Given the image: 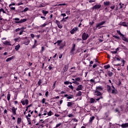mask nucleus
Instances as JSON below:
<instances>
[{"label":"nucleus","mask_w":128,"mask_h":128,"mask_svg":"<svg viewBox=\"0 0 128 128\" xmlns=\"http://www.w3.org/2000/svg\"><path fill=\"white\" fill-rule=\"evenodd\" d=\"M94 96L95 98H98V96H100L98 98L96 99V100H97V102H98L100 100H102L103 98L102 96V93L100 91H98V90H94Z\"/></svg>","instance_id":"1"},{"label":"nucleus","mask_w":128,"mask_h":128,"mask_svg":"<svg viewBox=\"0 0 128 128\" xmlns=\"http://www.w3.org/2000/svg\"><path fill=\"white\" fill-rule=\"evenodd\" d=\"M72 84H76L77 86H78L80 84V78H72Z\"/></svg>","instance_id":"2"},{"label":"nucleus","mask_w":128,"mask_h":128,"mask_svg":"<svg viewBox=\"0 0 128 128\" xmlns=\"http://www.w3.org/2000/svg\"><path fill=\"white\" fill-rule=\"evenodd\" d=\"M88 34L86 33V32H84L82 34V40H88Z\"/></svg>","instance_id":"3"},{"label":"nucleus","mask_w":128,"mask_h":128,"mask_svg":"<svg viewBox=\"0 0 128 128\" xmlns=\"http://www.w3.org/2000/svg\"><path fill=\"white\" fill-rule=\"evenodd\" d=\"M104 24H106V22L104 21H102L100 23H98L96 25V28H103L104 26H102Z\"/></svg>","instance_id":"4"},{"label":"nucleus","mask_w":128,"mask_h":128,"mask_svg":"<svg viewBox=\"0 0 128 128\" xmlns=\"http://www.w3.org/2000/svg\"><path fill=\"white\" fill-rule=\"evenodd\" d=\"M75 50H76V44H72V48L71 50L70 51V54H74Z\"/></svg>","instance_id":"5"},{"label":"nucleus","mask_w":128,"mask_h":128,"mask_svg":"<svg viewBox=\"0 0 128 128\" xmlns=\"http://www.w3.org/2000/svg\"><path fill=\"white\" fill-rule=\"evenodd\" d=\"M102 8V5L100 4H96L92 8V10H98Z\"/></svg>","instance_id":"6"},{"label":"nucleus","mask_w":128,"mask_h":128,"mask_svg":"<svg viewBox=\"0 0 128 128\" xmlns=\"http://www.w3.org/2000/svg\"><path fill=\"white\" fill-rule=\"evenodd\" d=\"M27 20L26 18L24 19H21L20 21H15V24H22V22H26Z\"/></svg>","instance_id":"7"},{"label":"nucleus","mask_w":128,"mask_h":128,"mask_svg":"<svg viewBox=\"0 0 128 128\" xmlns=\"http://www.w3.org/2000/svg\"><path fill=\"white\" fill-rule=\"evenodd\" d=\"M56 24H57V26L59 28H62V24H60V22L56 20Z\"/></svg>","instance_id":"8"},{"label":"nucleus","mask_w":128,"mask_h":128,"mask_svg":"<svg viewBox=\"0 0 128 128\" xmlns=\"http://www.w3.org/2000/svg\"><path fill=\"white\" fill-rule=\"evenodd\" d=\"M18 110V108H16L14 107H12V112L14 114V116H16V110Z\"/></svg>","instance_id":"9"},{"label":"nucleus","mask_w":128,"mask_h":128,"mask_svg":"<svg viewBox=\"0 0 128 128\" xmlns=\"http://www.w3.org/2000/svg\"><path fill=\"white\" fill-rule=\"evenodd\" d=\"M64 98H66L68 100H70L74 98V96L72 95H68V94L64 95Z\"/></svg>","instance_id":"10"},{"label":"nucleus","mask_w":128,"mask_h":128,"mask_svg":"<svg viewBox=\"0 0 128 128\" xmlns=\"http://www.w3.org/2000/svg\"><path fill=\"white\" fill-rule=\"evenodd\" d=\"M84 88V86L82 85H79L78 86L77 88H76V90H82Z\"/></svg>","instance_id":"11"},{"label":"nucleus","mask_w":128,"mask_h":128,"mask_svg":"<svg viewBox=\"0 0 128 128\" xmlns=\"http://www.w3.org/2000/svg\"><path fill=\"white\" fill-rule=\"evenodd\" d=\"M76 30H78V28H74L73 29H72L70 31V32L71 34H74V32H76Z\"/></svg>","instance_id":"12"},{"label":"nucleus","mask_w":128,"mask_h":128,"mask_svg":"<svg viewBox=\"0 0 128 128\" xmlns=\"http://www.w3.org/2000/svg\"><path fill=\"white\" fill-rule=\"evenodd\" d=\"M68 64L64 66V68H63V70L64 72H68Z\"/></svg>","instance_id":"13"},{"label":"nucleus","mask_w":128,"mask_h":128,"mask_svg":"<svg viewBox=\"0 0 128 128\" xmlns=\"http://www.w3.org/2000/svg\"><path fill=\"white\" fill-rule=\"evenodd\" d=\"M121 36L122 40H124V42H128V39L124 36V35L123 34V36Z\"/></svg>","instance_id":"14"},{"label":"nucleus","mask_w":128,"mask_h":128,"mask_svg":"<svg viewBox=\"0 0 128 128\" xmlns=\"http://www.w3.org/2000/svg\"><path fill=\"white\" fill-rule=\"evenodd\" d=\"M3 44L5 46H12V44H10V43L8 41H5L3 42Z\"/></svg>","instance_id":"15"},{"label":"nucleus","mask_w":128,"mask_h":128,"mask_svg":"<svg viewBox=\"0 0 128 128\" xmlns=\"http://www.w3.org/2000/svg\"><path fill=\"white\" fill-rule=\"evenodd\" d=\"M120 26H125L126 28H127V26H128V24H126V22H120Z\"/></svg>","instance_id":"16"},{"label":"nucleus","mask_w":128,"mask_h":128,"mask_svg":"<svg viewBox=\"0 0 128 128\" xmlns=\"http://www.w3.org/2000/svg\"><path fill=\"white\" fill-rule=\"evenodd\" d=\"M26 118L28 120V124H32V122H30V118H28V116H26Z\"/></svg>","instance_id":"17"},{"label":"nucleus","mask_w":128,"mask_h":128,"mask_svg":"<svg viewBox=\"0 0 128 128\" xmlns=\"http://www.w3.org/2000/svg\"><path fill=\"white\" fill-rule=\"evenodd\" d=\"M74 102H68V104H67V106L70 108V106H72L73 104H74Z\"/></svg>","instance_id":"18"},{"label":"nucleus","mask_w":128,"mask_h":128,"mask_svg":"<svg viewBox=\"0 0 128 128\" xmlns=\"http://www.w3.org/2000/svg\"><path fill=\"white\" fill-rule=\"evenodd\" d=\"M96 90H98H98H102V87L100 86H98V87L96 88Z\"/></svg>","instance_id":"19"},{"label":"nucleus","mask_w":128,"mask_h":128,"mask_svg":"<svg viewBox=\"0 0 128 128\" xmlns=\"http://www.w3.org/2000/svg\"><path fill=\"white\" fill-rule=\"evenodd\" d=\"M21 122H22V118H18V120H17L18 124H20Z\"/></svg>","instance_id":"20"},{"label":"nucleus","mask_w":128,"mask_h":128,"mask_svg":"<svg viewBox=\"0 0 128 128\" xmlns=\"http://www.w3.org/2000/svg\"><path fill=\"white\" fill-rule=\"evenodd\" d=\"M42 12L43 14H44V16H46V14H48V11H46L44 10H42Z\"/></svg>","instance_id":"21"},{"label":"nucleus","mask_w":128,"mask_h":128,"mask_svg":"<svg viewBox=\"0 0 128 128\" xmlns=\"http://www.w3.org/2000/svg\"><path fill=\"white\" fill-rule=\"evenodd\" d=\"M59 46H60L59 48H60V50H62V48H64V46H65V44H64V43H62V44H60Z\"/></svg>","instance_id":"22"},{"label":"nucleus","mask_w":128,"mask_h":128,"mask_svg":"<svg viewBox=\"0 0 128 128\" xmlns=\"http://www.w3.org/2000/svg\"><path fill=\"white\" fill-rule=\"evenodd\" d=\"M12 60H14V56H11L6 60V62H10Z\"/></svg>","instance_id":"23"},{"label":"nucleus","mask_w":128,"mask_h":128,"mask_svg":"<svg viewBox=\"0 0 128 128\" xmlns=\"http://www.w3.org/2000/svg\"><path fill=\"white\" fill-rule=\"evenodd\" d=\"M60 126H62V122H60L58 124H56V126L55 127H54V128H60Z\"/></svg>","instance_id":"24"},{"label":"nucleus","mask_w":128,"mask_h":128,"mask_svg":"<svg viewBox=\"0 0 128 128\" xmlns=\"http://www.w3.org/2000/svg\"><path fill=\"white\" fill-rule=\"evenodd\" d=\"M47 114L48 116H50L54 114V112H52V111H50L48 112H47Z\"/></svg>","instance_id":"25"},{"label":"nucleus","mask_w":128,"mask_h":128,"mask_svg":"<svg viewBox=\"0 0 128 128\" xmlns=\"http://www.w3.org/2000/svg\"><path fill=\"white\" fill-rule=\"evenodd\" d=\"M18 73H14V78H16V80H18Z\"/></svg>","instance_id":"26"},{"label":"nucleus","mask_w":128,"mask_h":128,"mask_svg":"<svg viewBox=\"0 0 128 128\" xmlns=\"http://www.w3.org/2000/svg\"><path fill=\"white\" fill-rule=\"evenodd\" d=\"M20 44H18L15 46L16 50H20Z\"/></svg>","instance_id":"27"},{"label":"nucleus","mask_w":128,"mask_h":128,"mask_svg":"<svg viewBox=\"0 0 128 128\" xmlns=\"http://www.w3.org/2000/svg\"><path fill=\"white\" fill-rule=\"evenodd\" d=\"M107 90L108 92H112V87H110V86H108V87L107 88Z\"/></svg>","instance_id":"28"},{"label":"nucleus","mask_w":128,"mask_h":128,"mask_svg":"<svg viewBox=\"0 0 128 128\" xmlns=\"http://www.w3.org/2000/svg\"><path fill=\"white\" fill-rule=\"evenodd\" d=\"M116 92H117L116 89H112V94H116L117 93Z\"/></svg>","instance_id":"29"},{"label":"nucleus","mask_w":128,"mask_h":128,"mask_svg":"<svg viewBox=\"0 0 128 128\" xmlns=\"http://www.w3.org/2000/svg\"><path fill=\"white\" fill-rule=\"evenodd\" d=\"M110 2H104V6H110Z\"/></svg>","instance_id":"30"},{"label":"nucleus","mask_w":128,"mask_h":128,"mask_svg":"<svg viewBox=\"0 0 128 128\" xmlns=\"http://www.w3.org/2000/svg\"><path fill=\"white\" fill-rule=\"evenodd\" d=\"M23 44L26 46H28V44H30V40H28L27 42H24Z\"/></svg>","instance_id":"31"},{"label":"nucleus","mask_w":128,"mask_h":128,"mask_svg":"<svg viewBox=\"0 0 128 128\" xmlns=\"http://www.w3.org/2000/svg\"><path fill=\"white\" fill-rule=\"evenodd\" d=\"M110 68V64H107V65L104 66V68L106 70H108V68Z\"/></svg>","instance_id":"32"},{"label":"nucleus","mask_w":128,"mask_h":128,"mask_svg":"<svg viewBox=\"0 0 128 128\" xmlns=\"http://www.w3.org/2000/svg\"><path fill=\"white\" fill-rule=\"evenodd\" d=\"M94 120V116L90 118V119L89 120L90 122H92V120Z\"/></svg>","instance_id":"33"},{"label":"nucleus","mask_w":128,"mask_h":128,"mask_svg":"<svg viewBox=\"0 0 128 128\" xmlns=\"http://www.w3.org/2000/svg\"><path fill=\"white\" fill-rule=\"evenodd\" d=\"M94 102H96V100H94V98H92L90 100V102L91 104H94Z\"/></svg>","instance_id":"34"},{"label":"nucleus","mask_w":128,"mask_h":128,"mask_svg":"<svg viewBox=\"0 0 128 128\" xmlns=\"http://www.w3.org/2000/svg\"><path fill=\"white\" fill-rule=\"evenodd\" d=\"M7 100H8L10 101V94H8L7 95Z\"/></svg>","instance_id":"35"},{"label":"nucleus","mask_w":128,"mask_h":128,"mask_svg":"<svg viewBox=\"0 0 128 128\" xmlns=\"http://www.w3.org/2000/svg\"><path fill=\"white\" fill-rule=\"evenodd\" d=\"M108 76H112L114 74L112 73V72H108Z\"/></svg>","instance_id":"36"},{"label":"nucleus","mask_w":128,"mask_h":128,"mask_svg":"<svg viewBox=\"0 0 128 128\" xmlns=\"http://www.w3.org/2000/svg\"><path fill=\"white\" fill-rule=\"evenodd\" d=\"M116 32L118 34H120V36H122L124 35V34H122V32H120V31L117 30Z\"/></svg>","instance_id":"37"},{"label":"nucleus","mask_w":128,"mask_h":128,"mask_svg":"<svg viewBox=\"0 0 128 128\" xmlns=\"http://www.w3.org/2000/svg\"><path fill=\"white\" fill-rule=\"evenodd\" d=\"M62 40H57L56 42L58 44V46H60V44H62Z\"/></svg>","instance_id":"38"},{"label":"nucleus","mask_w":128,"mask_h":128,"mask_svg":"<svg viewBox=\"0 0 128 128\" xmlns=\"http://www.w3.org/2000/svg\"><path fill=\"white\" fill-rule=\"evenodd\" d=\"M28 8H26L24 10L22 11V12H28Z\"/></svg>","instance_id":"39"},{"label":"nucleus","mask_w":128,"mask_h":128,"mask_svg":"<svg viewBox=\"0 0 128 128\" xmlns=\"http://www.w3.org/2000/svg\"><path fill=\"white\" fill-rule=\"evenodd\" d=\"M82 96V92L79 91L78 93L77 94V96Z\"/></svg>","instance_id":"40"},{"label":"nucleus","mask_w":128,"mask_h":128,"mask_svg":"<svg viewBox=\"0 0 128 128\" xmlns=\"http://www.w3.org/2000/svg\"><path fill=\"white\" fill-rule=\"evenodd\" d=\"M42 104H46V98H44L42 100Z\"/></svg>","instance_id":"41"},{"label":"nucleus","mask_w":128,"mask_h":128,"mask_svg":"<svg viewBox=\"0 0 128 128\" xmlns=\"http://www.w3.org/2000/svg\"><path fill=\"white\" fill-rule=\"evenodd\" d=\"M44 114H42V116H46V114H48V111L46 110H44Z\"/></svg>","instance_id":"42"},{"label":"nucleus","mask_w":128,"mask_h":128,"mask_svg":"<svg viewBox=\"0 0 128 128\" xmlns=\"http://www.w3.org/2000/svg\"><path fill=\"white\" fill-rule=\"evenodd\" d=\"M113 38H116L117 40H120V36L116 35H114Z\"/></svg>","instance_id":"43"},{"label":"nucleus","mask_w":128,"mask_h":128,"mask_svg":"<svg viewBox=\"0 0 128 128\" xmlns=\"http://www.w3.org/2000/svg\"><path fill=\"white\" fill-rule=\"evenodd\" d=\"M10 8L12 10H16V8H14V7H12V6H10Z\"/></svg>","instance_id":"44"},{"label":"nucleus","mask_w":128,"mask_h":128,"mask_svg":"<svg viewBox=\"0 0 128 128\" xmlns=\"http://www.w3.org/2000/svg\"><path fill=\"white\" fill-rule=\"evenodd\" d=\"M42 84V80H40L38 82V86H40V84Z\"/></svg>","instance_id":"45"},{"label":"nucleus","mask_w":128,"mask_h":128,"mask_svg":"<svg viewBox=\"0 0 128 128\" xmlns=\"http://www.w3.org/2000/svg\"><path fill=\"white\" fill-rule=\"evenodd\" d=\"M121 46H122L123 50H127L126 47V46H124V45H121Z\"/></svg>","instance_id":"46"},{"label":"nucleus","mask_w":128,"mask_h":128,"mask_svg":"<svg viewBox=\"0 0 128 128\" xmlns=\"http://www.w3.org/2000/svg\"><path fill=\"white\" fill-rule=\"evenodd\" d=\"M68 88H71V90H74V87L72 86V84L68 86Z\"/></svg>","instance_id":"47"},{"label":"nucleus","mask_w":128,"mask_h":128,"mask_svg":"<svg viewBox=\"0 0 128 128\" xmlns=\"http://www.w3.org/2000/svg\"><path fill=\"white\" fill-rule=\"evenodd\" d=\"M16 6V3H12L11 4H10L8 6L9 8H10V6Z\"/></svg>","instance_id":"48"},{"label":"nucleus","mask_w":128,"mask_h":128,"mask_svg":"<svg viewBox=\"0 0 128 128\" xmlns=\"http://www.w3.org/2000/svg\"><path fill=\"white\" fill-rule=\"evenodd\" d=\"M2 12L3 14H6V11H4V8H1V12Z\"/></svg>","instance_id":"49"},{"label":"nucleus","mask_w":128,"mask_h":128,"mask_svg":"<svg viewBox=\"0 0 128 128\" xmlns=\"http://www.w3.org/2000/svg\"><path fill=\"white\" fill-rule=\"evenodd\" d=\"M44 120H40L39 121V123H40V124H44Z\"/></svg>","instance_id":"50"},{"label":"nucleus","mask_w":128,"mask_h":128,"mask_svg":"<svg viewBox=\"0 0 128 128\" xmlns=\"http://www.w3.org/2000/svg\"><path fill=\"white\" fill-rule=\"evenodd\" d=\"M66 14H68V16L70 15V10H67V11H66Z\"/></svg>","instance_id":"51"},{"label":"nucleus","mask_w":128,"mask_h":128,"mask_svg":"<svg viewBox=\"0 0 128 128\" xmlns=\"http://www.w3.org/2000/svg\"><path fill=\"white\" fill-rule=\"evenodd\" d=\"M25 104H28V100H25Z\"/></svg>","instance_id":"52"},{"label":"nucleus","mask_w":128,"mask_h":128,"mask_svg":"<svg viewBox=\"0 0 128 128\" xmlns=\"http://www.w3.org/2000/svg\"><path fill=\"white\" fill-rule=\"evenodd\" d=\"M96 66H98V64H94L93 65V66H92V68H96Z\"/></svg>","instance_id":"53"},{"label":"nucleus","mask_w":128,"mask_h":128,"mask_svg":"<svg viewBox=\"0 0 128 128\" xmlns=\"http://www.w3.org/2000/svg\"><path fill=\"white\" fill-rule=\"evenodd\" d=\"M45 96H48V91H47V92H46Z\"/></svg>","instance_id":"54"},{"label":"nucleus","mask_w":128,"mask_h":128,"mask_svg":"<svg viewBox=\"0 0 128 128\" xmlns=\"http://www.w3.org/2000/svg\"><path fill=\"white\" fill-rule=\"evenodd\" d=\"M111 54H116V50H115V51H112L111 52Z\"/></svg>","instance_id":"55"},{"label":"nucleus","mask_w":128,"mask_h":128,"mask_svg":"<svg viewBox=\"0 0 128 128\" xmlns=\"http://www.w3.org/2000/svg\"><path fill=\"white\" fill-rule=\"evenodd\" d=\"M64 84H70V82L66 81L64 82Z\"/></svg>","instance_id":"56"},{"label":"nucleus","mask_w":128,"mask_h":128,"mask_svg":"<svg viewBox=\"0 0 128 128\" xmlns=\"http://www.w3.org/2000/svg\"><path fill=\"white\" fill-rule=\"evenodd\" d=\"M68 118H72L74 116V115L72 114H70L68 115Z\"/></svg>","instance_id":"57"},{"label":"nucleus","mask_w":128,"mask_h":128,"mask_svg":"<svg viewBox=\"0 0 128 128\" xmlns=\"http://www.w3.org/2000/svg\"><path fill=\"white\" fill-rule=\"evenodd\" d=\"M94 24V21H92V22H90V26H92Z\"/></svg>","instance_id":"58"},{"label":"nucleus","mask_w":128,"mask_h":128,"mask_svg":"<svg viewBox=\"0 0 128 128\" xmlns=\"http://www.w3.org/2000/svg\"><path fill=\"white\" fill-rule=\"evenodd\" d=\"M20 28H17V29H16V30H15V32H20Z\"/></svg>","instance_id":"59"},{"label":"nucleus","mask_w":128,"mask_h":128,"mask_svg":"<svg viewBox=\"0 0 128 128\" xmlns=\"http://www.w3.org/2000/svg\"><path fill=\"white\" fill-rule=\"evenodd\" d=\"M115 112H118V114H120V111L118 110V108H116L115 109Z\"/></svg>","instance_id":"60"},{"label":"nucleus","mask_w":128,"mask_h":128,"mask_svg":"<svg viewBox=\"0 0 128 128\" xmlns=\"http://www.w3.org/2000/svg\"><path fill=\"white\" fill-rule=\"evenodd\" d=\"M90 82H92V83H94V79H91L90 80Z\"/></svg>","instance_id":"61"},{"label":"nucleus","mask_w":128,"mask_h":128,"mask_svg":"<svg viewBox=\"0 0 128 128\" xmlns=\"http://www.w3.org/2000/svg\"><path fill=\"white\" fill-rule=\"evenodd\" d=\"M44 47L42 46L41 49V52H44Z\"/></svg>","instance_id":"62"},{"label":"nucleus","mask_w":128,"mask_h":128,"mask_svg":"<svg viewBox=\"0 0 128 128\" xmlns=\"http://www.w3.org/2000/svg\"><path fill=\"white\" fill-rule=\"evenodd\" d=\"M21 102H22V104H23V106H24V104H26L25 101H22Z\"/></svg>","instance_id":"63"},{"label":"nucleus","mask_w":128,"mask_h":128,"mask_svg":"<svg viewBox=\"0 0 128 128\" xmlns=\"http://www.w3.org/2000/svg\"><path fill=\"white\" fill-rule=\"evenodd\" d=\"M14 20H20L19 18H14Z\"/></svg>","instance_id":"64"}]
</instances>
